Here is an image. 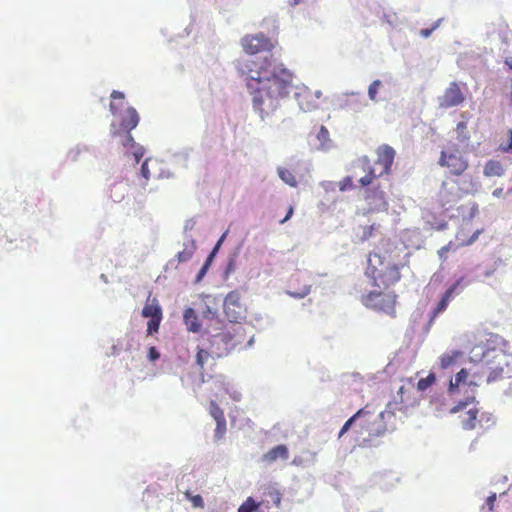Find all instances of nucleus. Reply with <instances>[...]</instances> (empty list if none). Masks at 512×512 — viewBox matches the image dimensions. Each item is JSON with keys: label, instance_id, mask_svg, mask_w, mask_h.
I'll list each match as a JSON object with an SVG mask.
<instances>
[{"label": "nucleus", "instance_id": "obj_1", "mask_svg": "<svg viewBox=\"0 0 512 512\" xmlns=\"http://www.w3.org/2000/svg\"><path fill=\"white\" fill-rule=\"evenodd\" d=\"M241 44L248 54L234 62L238 74L244 79L252 95V107L262 122H266L280 106V101L291 92L302 111H307L303 98L307 88L292 84V73L269 55L273 42L264 32L247 35Z\"/></svg>", "mask_w": 512, "mask_h": 512}, {"label": "nucleus", "instance_id": "obj_2", "mask_svg": "<svg viewBox=\"0 0 512 512\" xmlns=\"http://www.w3.org/2000/svg\"><path fill=\"white\" fill-rule=\"evenodd\" d=\"M202 339L208 341V349L217 358L228 355L236 346L233 335L230 332L211 334L209 330H204Z\"/></svg>", "mask_w": 512, "mask_h": 512}, {"label": "nucleus", "instance_id": "obj_3", "mask_svg": "<svg viewBox=\"0 0 512 512\" xmlns=\"http://www.w3.org/2000/svg\"><path fill=\"white\" fill-rule=\"evenodd\" d=\"M505 358L504 350L496 346H490L487 343L485 346H476L471 351V360L483 362L486 365L497 363Z\"/></svg>", "mask_w": 512, "mask_h": 512}, {"label": "nucleus", "instance_id": "obj_4", "mask_svg": "<svg viewBox=\"0 0 512 512\" xmlns=\"http://www.w3.org/2000/svg\"><path fill=\"white\" fill-rule=\"evenodd\" d=\"M222 306L226 318L231 323H239L245 318L242 306L240 304V294L234 290L229 292L224 299H222Z\"/></svg>", "mask_w": 512, "mask_h": 512}, {"label": "nucleus", "instance_id": "obj_5", "mask_svg": "<svg viewBox=\"0 0 512 512\" xmlns=\"http://www.w3.org/2000/svg\"><path fill=\"white\" fill-rule=\"evenodd\" d=\"M468 375V370L466 368H462L455 374L454 379H450L447 389L449 396L454 397L456 394H459L461 392H476V388L478 387V385L475 381H467Z\"/></svg>", "mask_w": 512, "mask_h": 512}, {"label": "nucleus", "instance_id": "obj_6", "mask_svg": "<svg viewBox=\"0 0 512 512\" xmlns=\"http://www.w3.org/2000/svg\"><path fill=\"white\" fill-rule=\"evenodd\" d=\"M400 278L401 274L398 265L388 262L385 269H381L372 279L375 287L385 289L390 285L397 283Z\"/></svg>", "mask_w": 512, "mask_h": 512}, {"label": "nucleus", "instance_id": "obj_7", "mask_svg": "<svg viewBox=\"0 0 512 512\" xmlns=\"http://www.w3.org/2000/svg\"><path fill=\"white\" fill-rule=\"evenodd\" d=\"M365 199L369 209L373 212L386 211L388 209L387 195L380 184L366 189Z\"/></svg>", "mask_w": 512, "mask_h": 512}, {"label": "nucleus", "instance_id": "obj_8", "mask_svg": "<svg viewBox=\"0 0 512 512\" xmlns=\"http://www.w3.org/2000/svg\"><path fill=\"white\" fill-rule=\"evenodd\" d=\"M465 100V96L462 93L459 84L452 81L445 89L442 96L438 97L439 106L441 108H451L461 105Z\"/></svg>", "mask_w": 512, "mask_h": 512}, {"label": "nucleus", "instance_id": "obj_9", "mask_svg": "<svg viewBox=\"0 0 512 512\" xmlns=\"http://www.w3.org/2000/svg\"><path fill=\"white\" fill-rule=\"evenodd\" d=\"M200 297L203 302V308L201 310L202 317L207 320H215L222 325L218 313L219 306L222 303L221 297L210 294H201Z\"/></svg>", "mask_w": 512, "mask_h": 512}, {"label": "nucleus", "instance_id": "obj_10", "mask_svg": "<svg viewBox=\"0 0 512 512\" xmlns=\"http://www.w3.org/2000/svg\"><path fill=\"white\" fill-rule=\"evenodd\" d=\"M228 233H229V230H226L216 241L215 245L213 246V248L207 255L204 263L202 264L201 268L199 269L198 273L195 276V280H194L195 284L200 283L204 279L206 274L208 273L209 269L211 268L213 262L215 261L217 255H218L224 241L226 240Z\"/></svg>", "mask_w": 512, "mask_h": 512}, {"label": "nucleus", "instance_id": "obj_11", "mask_svg": "<svg viewBox=\"0 0 512 512\" xmlns=\"http://www.w3.org/2000/svg\"><path fill=\"white\" fill-rule=\"evenodd\" d=\"M478 409L476 407L470 408L467 412V418L462 419V427L465 430H472L475 429L477 426V423L480 425V427H489L494 424V420L492 418V415L482 413L480 415V418H478Z\"/></svg>", "mask_w": 512, "mask_h": 512}, {"label": "nucleus", "instance_id": "obj_12", "mask_svg": "<svg viewBox=\"0 0 512 512\" xmlns=\"http://www.w3.org/2000/svg\"><path fill=\"white\" fill-rule=\"evenodd\" d=\"M377 154V163L383 166V170L379 176H382L383 174L389 175L396 154L395 150L391 146L384 144L378 148Z\"/></svg>", "mask_w": 512, "mask_h": 512}, {"label": "nucleus", "instance_id": "obj_13", "mask_svg": "<svg viewBox=\"0 0 512 512\" xmlns=\"http://www.w3.org/2000/svg\"><path fill=\"white\" fill-rule=\"evenodd\" d=\"M183 322L188 332L194 334L203 333L202 324L194 308H185L183 311Z\"/></svg>", "mask_w": 512, "mask_h": 512}, {"label": "nucleus", "instance_id": "obj_14", "mask_svg": "<svg viewBox=\"0 0 512 512\" xmlns=\"http://www.w3.org/2000/svg\"><path fill=\"white\" fill-rule=\"evenodd\" d=\"M354 166L362 168L364 172L367 171L366 175L359 179V183L362 187H368L373 183V180L377 177L375 171L370 166V159L368 156H362L354 161Z\"/></svg>", "mask_w": 512, "mask_h": 512}, {"label": "nucleus", "instance_id": "obj_15", "mask_svg": "<svg viewBox=\"0 0 512 512\" xmlns=\"http://www.w3.org/2000/svg\"><path fill=\"white\" fill-rule=\"evenodd\" d=\"M447 168L452 174L460 176L468 168V161L459 152L449 153Z\"/></svg>", "mask_w": 512, "mask_h": 512}, {"label": "nucleus", "instance_id": "obj_16", "mask_svg": "<svg viewBox=\"0 0 512 512\" xmlns=\"http://www.w3.org/2000/svg\"><path fill=\"white\" fill-rule=\"evenodd\" d=\"M197 250V244L192 235H186L183 240V249L179 251L175 258L179 263H185L189 261Z\"/></svg>", "mask_w": 512, "mask_h": 512}, {"label": "nucleus", "instance_id": "obj_17", "mask_svg": "<svg viewBox=\"0 0 512 512\" xmlns=\"http://www.w3.org/2000/svg\"><path fill=\"white\" fill-rule=\"evenodd\" d=\"M139 114L134 107H127L125 114L121 115V123L120 126L126 132H131L135 129L139 124Z\"/></svg>", "mask_w": 512, "mask_h": 512}, {"label": "nucleus", "instance_id": "obj_18", "mask_svg": "<svg viewBox=\"0 0 512 512\" xmlns=\"http://www.w3.org/2000/svg\"><path fill=\"white\" fill-rule=\"evenodd\" d=\"M289 457V450L286 445L279 444L270 449L262 456V461L272 463L278 459L287 460Z\"/></svg>", "mask_w": 512, "mask_h": 512}, {"label": "nucleus", "instance_id": "obj_19", "mask_svg": "<svg viewBox=\"0 0 512 512\" xmlns=\"http://www.w3.org/2000/svg\"><path fill=\"white\" fill-rule=\"evenodd\" d=\"M454 182L457 184L459 190L464 194H474L479 189V183L467 174Z\"/></svg>", "mask_w": 512, "mask_h": 512}, {"label": "nucleus", "instance_id": "obj_20", "mask_svg": "<svg viewBox=\"0 0 512 512\" xmlns=\"http://www.w3.org/2000/svg\"><path fill=\"white\" fill-rule=\"evenodd\" d=\"M141 315L144 318L157 319L162 318V308L156 298L151 300V303H146L143 307Z\"/></svg>", "mask_w": 512, "mask_h": 512}, {"label": "nucleus", "instance_id": "obj_21", "mask_svg": "<svg viewBox=\"0 0 512 512\" xmlns=\"http://www.w3.org/2000/svg\"><path fill=\"white\" fill-rule=\"evenodd\" d=\"M386 257L382 256L378 253L370 254L368 258V267L366 270V274L371 276L372 278L376 275L380 270H378L379 266H383L385 264Z\"/></svg>", "mask_w": 512, "mask_h": 512}, {"label": "nucleus", "instance_id": "obj_22", "mask_svg": "<svg viewBox=\"0 0 512 512\" xmlns=\"http://www.w3.org/2000/svg\"><path fill=\"white\" fill-rule=\"evenodd\" d=\"M483 173L487 177L502 176L504 174V168L502 163L498 160H489L484 166Z\"/></svg>", "mask_w": 512, "mask_h": 512}, {"label": "nucleus", "instance_id": "obj_23", "mask_svg": "<svg viewBox=\"0 0 512 512\" xmlns=\"http://www.w3.org/2000/svg\"><path fill=\"white\" fill-rule=\"evenodd\" d=\"M363 304L366 307H372L375 309H383L381 305L382 301V292L381 291H370L367 295L363 297Z\"/></svg>", "mask_w": 512, "mask_h": 512}, {"label": "nucleus", "instance_id": "obj_24", "mask_svg": "<svg viewBox=\"0 0 512 512\" xmlns=\"http://www.w3.org/2000/svg\"><path fill=\"white\" fill-rule=\"evenodd\" d=\"M240 247L235 248L228 256L225 269L223 271V279L227 280L229 276L236 270V261L239 256Z\"/></svg>", "mask_w": 512, "mask_h": 512}, {"label": "nucleus", "instance_id": "obj_25", "mask_svg": "<svg viewBox=\"0 0 512 512\" xmlns=\"http://www.w3.org/2000/svg\"><path fill=\"white\" fill-rule=\"evenodd\" d=\"M475 400V393L468 391V393H465L464 398L456 401V405L450 409V413L456 414L459 411L466 409L470 404L474 403Z\"/></svg>", "mask_w": 512, "mask_h": 512}, {"label": "nucleus", "instance_id": "obj_26", "mask_svg": "<svg viewBox=\"0 0 512 512\" xmlns=\"http://www.w3.org/2000/svg\"><path fill=\"white\" fill-rule=\"evenodd\" d=\"M463 356L461 350H452L450 353H444L440 357V366L442 369H447L453 365L460 357Z\"/></svg>", "mask_w": 512, "mask_h": 512}, {"label": "nucleus", "instance_id": "obj_27", "mask_svg": "<svg viewBox=\"0 0 512 512\" xmlns=\"http://www.w3.org/2000/svg\"><path fill=\"white\" fill-rule=\"evenodd\" d=\"M467 285L468 283L464 282V277H460L450 285L443 294L452 300L456 295H459Z\"/></svg>", "mask_w": 512, "mask_h": 512}, {"label": "nucleus", "instance_id": "obj_28", "mask_svg": "<svg viewBox=\"0 0 512 512\" xmlns=\"http://www.w3.org/2000/svg\"><path fill=\"white\" fill-rule=\"evenodd\" d=\"M191 151V148H183L177 152H174L171 156V161L176 165L187 168V162Z\"/></svg>", "mask_w": 512, "mask_h": 512}, {"label": "nucleus", "instance_id": "obj_29", "mask_svg": "<svg viewBox=\"0 0 512 512\" xmlns=\"http://www.w3.org/2000/svg\"><path fill=\"white\" fill-rule=\"evenodd\" d=\"M215 357L214 354L211 353V351L208 349V346L205 347V344H203L202 347H197V353L195 356V363L197 366H199L200 369H203L204 364L207 362L209 357Z\"/></svg>", "mask_w": 512, "mask_h": 512}, {"label": "nucleus", "instance_id": "obj_30", "mask_svg": "<svg viewBox=\"0 0 512 512\" xmlns=\"http://www.w3.org/2000/svg\"><path fill=\"white\" fill-rule=\"evenodd\" d=\"M263 495L265 497L270 498L276 507H278V508L280 507L281 500H282V494L275 486L268 485L267 487H265L263 489Z\"/></svg>", "mask_w": 512, "mask_h": 512}, {"label": "nucleus", "instance_id": "obj_31", "mask_svg": "<svg viewBox=\"0 0 512 512\" xmlns=\"http://www.w3.org/2000/svg\"><path fill=\"white\" fill-rule=\"evenodd\" d=\"M279 178L286 184H288L291 187L297 186V181L295 176L292 174L291 171H289L286 168L278 167L277 169Z\"/></svg>", "mask_w": 512, "mask_h": 512}, {"label": "nucleus", "instance_id": "obj_32", "mask_svg": "<svg viewBox=\"0 0 512 512\" xmlns=\"http://www.w3.org/2000/svg\"><path fill=\"white\" fill-rule=\"evenodd\" d=\"M450 301L451 299H449L444 294L441 296L436 307L432 311L430 322H432L439 314L443 313L447 309Z\"/></svg>", "mask_w": 512, "mask_h": 512}, {"label": "nucleus", "instance_id": "obj_33", "mask_svg": "<svg viewBox=\"0 0 512 512\" xmlns=\"http://www.w3.org/2000/svg\"><path fill=\"white\" fill-rule=\"evenodd\" d=\"M436 382V375L430 372L427 377L420 378L417 382V390L424 392Z\"/></svg>", "mask_w": 512, "mask_h": 512}, {"label": "nucleus", "instance_id": "obj_34", "mask_svg": "<svg viewBox=\"0 0 512 512\" xmlns=\"http://www.w3.org/2000/svg\"><path fill=\"white\" fill-rule=\"evenodd\" d=\"M456 134H457V140L461 143H464L470 139V134L467 131V122L466 121H460L458 122L456 126Z\"/></svg>", "mask_w": 512, "mask_h": 512}, {"label": "nucleus", "instance_id": "obj_35", "mask_svg": "<svg viewBox=\"0 0 512 512\" xmlns=\"http://www.w3.org/2000/svg\"><path fill=\"white\" fill-rule=\"evenodd\" d=\"M261 26L263 29H266L269 33L272 34H277L279 28L278 20L274 16L264 18Z\"/></svg>", "mask_w": 512, "mask_h": 512}, {"label": "nucleus", "instance_id": "obj_36", "mask_svg": "<svg viewBox=\"0 0 512 512\" xmlns=\"http://www.w3.org/2000/svg\"><path fill=\"white\" fill-rule=\"evenodd\" d=\"M260 504L252 497H248L238 508L237 512H257Z\"/></svg>", "mask_w": 512, "mask_h": 512}, {"label": "nucleus", "instance_id": "obj_37", "mask_svg": "<svg viewBox=\"0 0 512 512\" xmlns=\"http://www.w3.org/2000/svg\"><path fill=\"white\" fill-rule=\"evenodd\" d=\"M88 151V147L84 144H77L67 152V158L72 162H77L82 152Z\"/></svg>", "mask_w": 512, "mask_h": 512}, {"label": "nucleus", "instance_id": "obj_38", "mask_svg": "<svg viewBox=\"0 0 512 512\" xmlns=\"http://www.w3.org/2000/svg\"><path fill=\"white\" fill-rule=\"evenodd\" d=\"M209 412L210 415L214 418L215 422L225 419L223 410L218 406V404L215 401L210 402Z\"/></svg>", "mask_w": 512, "mask_h": 512}, {"label": "nucleus", "instance_id": "obj_39", "mask_svg": "<svg viewBox=\"0 0 512 512\" xmlns=\"http://www.w3.org/2000/svg\"><path fill=\"white\" fill-rule=\"evenodd\" d=\"M379 226L376 224H372L370 226H365L362 228V233L359 235V240L361 242H365L370 238L374 237V233Z\"/></svg>", "mask_w": 512, "mask_h": 512}, {"label": "nucleus", "instance_id": "obj_40", "mask_svg": "<svg viewBox=\"0 0 512 512\" xmlns=\"http://www.w3.org/2000/svg\"><path fill=\"white\" fill-rule=\"evenodd\" d=\"M226 432V419L216 421V428L214 431V438L215 440H220L223 438L224 434Z\"/></svg>", "mask_w": 512, "mask_h": 512}, {"label": "nucleus", "instance_id": "obj_41", "mask_svg": "<svg viewBox=\"0 0 512 512\" xmlns=\"http://www.w3.org/2000/svg\"><path fill=\"white\" fill-rule=\"evenodd\" d=\"M341 106L353 109L354 111H360L364 106H366V102L365 100L359 99H356L354 101L345 100L344 104H342Z\"/></svg>", "mask_w": 512, "mask_h": 512}, {"label": "nucleus", "instance_id": "obj_42", "mask_svg": "<svg viewBox=\"0 0 512 512\" xmlns=\"http://www.w3.org/2000/svg\"><path fill=\"white\" fill-rule=\"evenodd\" d=\"M311 288L312 286L311 285H305L301 291L297 292V291H287V294L289 296H291L292 298H295V299H303L305 298L307 295L310 294L311 292Z\"/></svg>", "mask_w": 512, "mask_h": 512}, {"label": "nucleus", "instance_id": "obj_43", "mask_svg": "<svg viewBox=\"0 0 512 512\" xmlns=\"http://www.w3.org/2000/svg\"><path fill=\"white\" fill-rule=\"evenodd\" d=\"M162 318L149 319L147 322V334L152 336L158 332Z\"/></svg>", "mask_w": 512, "mask_h": 512}, {"label": "nucleus", "instance_id": "obj_44", "mask_svg": "<svg viewBox=\"0 0 512 512\" xmlns=\"http://www.w3.org/2000/svg\"><path fill=\"white\" fill-rule=\"evenodd\" d=\"M382 85L380 80H374L368 87V96L372 101L376 100L379 87Z\"/></svg>", "mask_w": 512, "mask_h": 512}, {"label": "nucleus", "instance_id": "obj_45", "mask_svg": "<svg viewBox=\"0 0 512 512\" xmlns=\"http://www.w3.org/2000/svg\"><path fill=\"white\" fill-rule=\"evenodd\" d=\"M337 186L339 187V190L342 192H345L349 189L353 188V178L352 176H346L343 178L342 181L337 183Z\"/></svg>", "mask_w": 512, "mask_h": 512}, {"label": "nucleus", "instance_id": "obj_46", "mask_svg": "<svg viewBox=\"0 0 512 512\" xmlns=\"http://www.w3.org/2000/svg\"><path fill=\"white\" fill-rule=\"evenodd\" d=\"M503 373V368L500 366V364H497L495 368H492V371L489 373L487 377V382L491 383L496 381L498 378L501 377Z\"/></svg>", "mask_w": 512, "mask_h": 512}, {"label": "nucleus", "instance_id": "obj_47", "mask_svg": "<svg viewBox=\"0 0 512 512\" xmlns=\"http://www.w3.org/2000/svg\"><path fill=\"white\" fill-rule=\"evenodd\" d=\"M496 499L497 494L495 492H491L490 495L486 498L485 504L482 506V511L484 512L486 508L490 512L493 511Z\"/></svg>", "mask_w": 512, "mask_h": 512}, {"label": "nucleus", "instance_id": "obj_48", "mask_svg": "<svg viewBox=\"0 0 512 512\" xmlns=\"http://www.w3.org/2000/svg\"><path fill=\"white\" fill-rule=\"evenodd\" d=\"M131 149H132V155L135 159V162L139 163L145 154V148L142 145L138 144L134 148H131Z\"/></svg>", "mask_w": 512, "mask_h": 512}, {"label": "nucleus", "instance_id": "obj_49", "mask_svg": "<svg viewBox=\"0 0 512 512\" xmlns=\"http://www.w3.org/2000/svg\"><path fill=\"white\" fill-rule=\"evenodd\" d=\"M160 358V352L155 346H150L147 351V359L155 363Z\"/></svg>", "mask_w": 512, "mask_h": 512}, {"label": "nucleus", "instance_id": "obj_50", "mask_svg": "<svg viewBox=\"0 0 512 512\" xmlns=\"http://www.w3.org/2000/svg\"><path fill=\"white\" fill-rule=\"evenodd\" d=\"M355 422L356 420L352 416L348 420H346V422L343 424L338 433V438H341L345 433H347Z\"/></svg>", "mask_w": 512, "mask_h": 512}, {"label": "nucleus", "instance_id": "obj_51", "mask_svg": "<svg viewBox=\"0 0 512 512\" xmlns=\"http://www.w3.org/2000/svg\"><path fill=\"white\" fill-rule=\"evenodd\" d=\"M328 138H329L328 129L325 126L321 125L320 129L317 133V139L323 144L324 141L328 140Z\"/></svg>", "mask_w": 512, "mask_h": 512}, {"label": "nucleus", "instance_id": "obj_52", "mask_svg": "<svg viewBox=\"0 0 512 512\" xmlns=\"http://www.w3.org/2000/svg\"><path fill=\"white\" fill-rule=\"evenodd\" d=\"M195 224H196V222L193 218L185 221V224L183 227V240L186 238V235H190L189 231H191L194 228Z\"/></svg>", "mask_w": 512, "mask_h": 512}, {"label": "nucleus", "instance_id": "obj_53", "mask_svg": "<svg viewBox=\"0 0 512 512\" xmlns=\"http://www.w3.org/2000/svg\"><path fill=\"white\" fill-rule=\"evenodd\" d=\"M386 425L385 424H380L376 429H371L369 431V436H383L386 432Z\"/></svg>", "mask_w": 512, "mask_h": 512}, {"label": "nucleus", "instance_id": "obj_54", "mask_svg": "<svg viewBox=\"0 0 512 512\" xmlns=\"http://www.w3.org/2000/svg\"><path fill=\"white\" fill-rule=\"evenodd\" d=\"M321 187L326 192H335L336 187H337V183L334 182V181H323V182H321Z\"/></svg>", "mask_w": 512, "mask_h": 512}, {"label": "nucleus", "instance_id": "obj_55", "mask_svg": "<svg viewBox=\"0 0 512 512\" xmlns=\"http://www.w3.org/2000/svg\"><path fill=\"white\" fill-rule=\"evenodd\" d=\"M148 161L149 159H146L142 164H141V167H140V174L143 178L145 179H149L150 177V170H149V167H148Z\"/></svg>", "mask_w": 512, "mask_h": 512}, {"label": "nucleus", "instance_id": "obj_56", "mask_svg": "<svg viewBox=\"0 0 512 512\" xmlns=\"http://www.w3.org/2000/svg\"><path fill=\"white\" fill-rule=\"evenodd\" d=\"M123 145L127 148H134L138 143L135 142L133 136L130 132H127L126 138L123 142Z\"/></svg>", "mask_w": 512, "mask_h": 512}, {"label": "nucleus", "instance_id": "obj_57", "mask_svg": "<svg viewBox=\"0 0 512 512\" xmlns=\"http://www.w3.org/2000/svg\"><path fill=\"white\" fill-rule=\"evenodd\" d=\"M506 153H512V129L508 131V139L505 145L502 147Z\"/></svg>", "mask_w": 512, "mask_h": 512}, {"label": "nucleus", "instance_id": "obj_58", "mask_svg": "<svg viewBox=\"0 0 512 512\" xmlns=\"http://www.w3.org/2000/svg\"><path fill=\"white\" fill-rule=\"evenodd\" d=\"M191 502H192V505L194 507H198V508H202L204 507V500L202 498L201 495L197 494V495H194L192 498H191Z\"/></svg>", "mask_w": 512, "mask_h": 512}, {"label": "nucleus", "instance_id": "obj_59", "mask_svg": "<svg viewBox=\"0 0 512 512\" xmlns=\"http://www.w3.org/2000/svg\"><path fill=\"white\" fill-rule=\"evenodd\" d=\"M450 250V244L443 246L438 250V256L441 260H445L447 257V253Z\"/></svg>", "mask_w": 512, "mask_h": 512}, {"label": "nucleus", "instance_id": "obj_60", "mask_svg": "<svg viewBox=\"0 0 512 512\" xmlns=\"http://www.w3.org/2000/svg\"><path fill=\"white\" fill-rule=\"evenodd\" d=\"M370 411L367 410V406L364 408L359 409L355 414L352 415V417L357 420L367 414H369Z\"/></svg>", "mask_w": 512, "mask_h": 512}, {"label": "nucleus", "instance_id": "obj_61", "mask_svg": "<svg viewBox=\"0 0 512 512\" xmlns=\"http://www.w3.org/2000/svg\"><path fill=\"white\" fill-rule=\"evenodd\" d=\"M392 417H394V412L389 411V410L382 411L379 414V418L381 419L382 422L387 420V419H390Z\"/></svg>", "mask_w": 512, "mask_h": 512}, {"label": "nucleus", "instance_id": "obj_62", "mask_svg": "<svg viewBox=\"0 0 512 512\" xmlns=\"http://www.w3.org/2000/svg\"><path fill=\"white\" fill-rule=\"evenodd\" d=\"M448 155L445 151H442L441 152V155H440V158H439V165L442 166V167H447V162H448Z\"/></svg>", "mask_w": 512, "mask_h": 512}, {"label": "nucleus", "instance_id": "obj_63", "mask_svg": "<svg viewBox=\"0 0 512 512\" xmlns=\"http://www.w3.org/2000/svg\"><path fill=\"white\" fill-rule=\"evenodd\" d=\"M433 31L432 29L429 27V28H422L420 31H419V35L422 37V38H429L431 35H432Z\"/></svg>", "mask_w": 512, "mask_h": 512}, {"label": "nucleus", "instance_id": "obj_64", "mask_svg": "<svg viewBox=\"0 0 512 512\" xmlns=\"http://www.w3.org/2000/svg\"><path fill=\"white\" fill-rule=\"evenodd\" d=\"M293 213H294V208H293L292 206H290V207L288 208V211H287V213H286L285 217H284L282 220H280V224H284L285 222H287L288 220H290V219H291V217L293 216Z\"/></svg>", "mask_w": 512, "mask_h": 512}]
</instances>
